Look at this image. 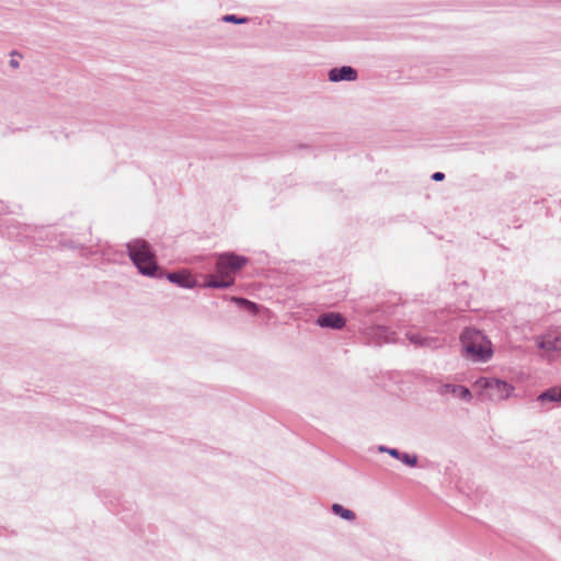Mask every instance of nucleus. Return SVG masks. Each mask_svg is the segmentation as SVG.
<instances>
[{
    "instance_id": "1",
    "label": "nucleus",
    "mask_w": 561,
    "mask_h": 561,
    "mask_svg": "<svg viewBox=\"0 0 561 561\" xmlns=\"http://www.w3.org/2000/svg\"><path fill=\"white\" fill-rule=\"evenodd\" d=\"M248 259L233 253L221 254L216 263V275H211L204 284L208 288H228L234 283V274L242 268Z\"/></svg>"
},
{
    "instance_id": "2",
    "label": "nucleus",
    "mask_w": 561,
    "mask_h": 561,
    "mask_svg": "<svg viewBox=\"0 0 561 561\" xmlns=\"http://www.w3.org/2000/svg\"><path fill=\"white\" fill-rule=\"evenodd\" d=\"M127 251L130 260L139 273L146 276H153L158 270L154 252L151 245L142 239H135L127 243Z\"/></svg>"
},
{
    "instance_id": "3",
    "label": "nucleus",
    "mask_w": 561,
    "mask_h": 561,
    "mask_svg": "<svg viewBox=\"0 0 561 561\" xmlns=\"http://www.w3.org/2000/svg\"><path fill=\"white\" fill-rule=\"evenodd\" d=\"M461 342L467 356L474 362H486L492 356L491 342L479 330L466 329Z\"/></svg>"
},
{
    "instance_id": "4",
    "label": "nucleus",
    "mask_w": 561,
    "mask_h": 561,
    "mask_svg": "<svg viewBox=\"0 0 561 561\" xmlns=\"http://www.w3.org/2000/svg\"><path fill=\"white\" fill-rule=\"evenodd\" d=\"M474 388L481 390V396L492 401H502L508 399L515 388L504 380L481 377L476 380Z\"/></svg>"
},
{
    "instance_id": "5",
    "label": "nucleus",
    "mask_w": 561,
    "mask_h": 561,
    "mask_svg": "<svg viewBox=\"0 0 561 561\" xmlns=\"http://www.w3.org/2000/svg\"><path fill=\"white\" fill-rule=\"evenodd\" d=\"M436 391L440 396L453 394L454 397H459L466 401H470L472 398L471 392L467 387L458 385L443 383L437 387Z\"/></svg>"
},
{
    "instance_id": "6",
    "label": "nucleus",
    "mask_w": 561,
    "mask_h": 561,
    "mask_svg": "<svg viewBox=\"0 0 561 561\" xmlns=\"http://www.w3.org/2000/svg\"><path fill=\"white\" fill-rule=\"evenodd\" d=\"M317 324L321 328H330L340 330L345 325V319L341 313L337 312H328L321 314L317 319Z\"/></svg>"
},
{
    "instance_id": "7",
    "label": "nucleus",
    "mask_w": 561,
    "mask_h": 561,
    "mask_svg": "<svg viewBox=\"0 0 561 561\" xmlns=\"http://www.w3.org/2000/svg\"><path fill=\"white\" fill-rule=\"evenodd\" d=\"M357 78V72L350 66L341 68H333L329 71V80L332 82L339 81H354Z\"/></svg>"
},
{
    "instance_id": "8",
    "label": "nucleus",
    "mask_w": 561,
    "mask_h": 561,
    "mask_svg": "<svg viewBox=\"0 0 561 561\" xmlns=\"http://www.w3.org/2000/svg\"><path fill=\"white\" fill-rule=\"evenodd\" d=\"M407 339L410 341V343L414 344L419 347H428V348H438L442 346V342L432 336H421L417 333L408 332Z\"/></svg>"
},
{
    "instance_id": "9",
    "label": "nucleus",
    "mask_w": 561,
    "mask_h": 561,
    "mask_svg": "<svg viewBox=\"0 0 561 561\" xmlns=\"http://www.w3.org/2000/svg\"><path fill=\"white\" fill-rule=\"evenodd\" d=\"M167 278L181 287L193 288L196 286L195 278L187 272L169 273Z\"/></svg>"
},
{
    "instance_id": "10",
    "label": "nucleus",
    "mask_w": 561,
    "mask_h": 561,
    "mask_svg": "<svg viewBox=\"0 0 561 561\" xmlns=\"http://www.w3.org/2000/svg\"><path fill=\"white\" fill-rule=\"evenodd\" d=\"M537 401L539 402H561V390L558 388H550L547 391L540 393L537 397Z\"/></svg>"
},
{
    "instance_id": "11",
    "label": "nucleus",
    "mask_w": 561,
    "mask_h": 561,
    "mask_svg": "<svg viewBox=\"0 0 561 561\" xmlns=\"http://www.w3.org/2000/svg\"><path fill=\"white\" fill-rule=\"evenodd\" d=\"M375 335L378 337V343H390L394 342V332L390 331L386 327H377L375 329Z\"/></svg>"
},
{
    "instance_id": "12",
    "label": "nucleus",
    "mask_w": 561,
    "mask_h": 561,
    "mask_svg": "<svg viewBox=\"0 0 561 561\" xmlns=\"http://www.w3.org/2000/svg\"><path fill=\"white\" fill-rule=\"evenodd\" d=\"M537 345L539 348L554 352L557 350H561V342L559 339H542L537 341Z\"/></svg>"
},
{
    "instance_id": "13",
    "label": "nucleus",
    "mask_w": 561,
    "mask_h": 561,
    "mask_svg": "<svg viewBox=\"0 0 561 561\" xmlns=\"http://www.w3.org/2000/svg\"><path fill=\"white\" fill-rule=\"evenodd\" d=\"M332 512L340 516L341 518L345 519V520H348V522H352L355 519V513L348 508H345L343 507L341 504H333L332 505Z\"/></svg>"
},
{
    "instance_id": "14",
    "label": "nucleus",
    "mask_w": 561,
    "mask_h": 561,
    "mask_svg": "<svg viewBox=\"0 0 561 561\" xmlns=\"http://www.w3.org/2000/svg\"><path fill=\"white\" fill-rule=\"evenodd\" d=\"M232 301L239 304L240 306H243L247 310L251 312L256 311V305L248 299L239 298V297H232Z\"/></svg>"
},
{
    "instance_id": "15",
    "label": "nucleus",
    "mask_w": 561,
    "mask_h": 561,
    "mask_svg": "<svg viewBox=\"0 0 561 561\" xmlns=\"http://www.w3.org/2000/svg\"><path fill=\"white\" fill-rule=\"evenodd\" d=\"M399 459L410 467H414L417 463V457L415 455L401 454Z\"/></svg>"
},
{
    "instance_id": "16",
    "label": "nucleus",
    "mask_w": 561,
    "mask_h": 561,
    "mask_svg": "<svg viewBox=\"0 0 561 561\" xmlns=\"http://www.w3.org/2000/svg\"><path fill=\"white\" fill-rule=\"evenodd\" d=\"M222 20L225 22H232V23H237V24H242V23L247 22V18H238L237 15H233V14L225 15L222 18Z\"/></svg>"
},
{
    "instance_id": "17",
    "label": "nucleus",
    "mask_w": 561,
    "mask_h": 561,
    "mask_svg": "<svg viewBox=\"0 0 561 561\" xmlns=\"http://www.w3.org/2000/svg\"><path fill=\"white\" fill-rule=\"evenodd\" d=\"M379 450L382 451V453H388L390 456L399 459L400 458V455L401 453L396 449V448H387V447H379Z\"/></svg>"
},
{
    "instance_id": "18",
    "label": "nucleus",
    "mask_w": 561,
    "mask_h": 561,
    "mask_svg": "<svg viewBox=\"0 0 561 561\" xmlns=\"http://www.w3.org/2000/svg\"><path fill=\"white\" fill-rule=\"evenodd\" d=\"M445 178V174L442 173V172H435L433 175H432V179L434 181H442L443 179Z\"/></svg>"
}]
</instances>
